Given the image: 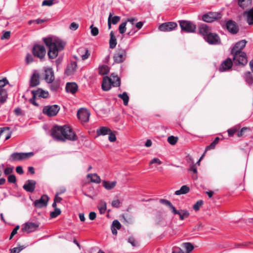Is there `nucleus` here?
<instances>
[{"instance_id": "f257e3e1", "label": "nucleus", "mask_w": 253, "mask_h": 253, "mask_svg": "<svg viewBox=\"0 0 253 253\" xmlns=\"http://www.w3.org/2000/svg\"><path fill=\"white\" fill-rule=\"evenodd\" d=\"M51 134L54 139L61 141H75L78 138L72 129L66 125L54 126L51 130Z\"/></svg>"}, {"instance_id": "f03ea898", "label": "nucleus", "mask_w": 253, "mask_h": 253, "mask_svg": "<svg viewBox=\"0 0 253 253\" xmlns=\"http://www.w3.org/2000/svg\"><path fill=\"white\" fill-rule=\"evenodd\" d=\"M43 42L49 48L48 56L50 59L55 58L59 51L63 50L66 44L63 41L57 38H44Z\"/></svg>"}, {"instance_id": "7ed1b4c3", "label": "nucleus", "mask_w": 253, "mask_h": 253, "mask_svg": "<svg viewBox=\"0 0 253 253\" xmlns=\"http://www.w3.org/2000/svg\"><path fill=\"white\" fill-rule=\"evenodd\" d=\"M245 40H242L237 42L232 48L231 53L233 56V60L236 65L245 66L247 64L248 60L246 53L242 51L246 44Z\"/></svg>"}, {"instance_id": "20e7f679", "label": "nucleus", "mask_w": 253, "mask_h": 253, "mask_svg": "<svg viewBox=\"0 0 253 253\" xmlns=\"http://www.w3.org/2000/svg\"><path fill=\"white\" fill-rule=\"evenodd\" d=\"M34 155L33 152L29 153H13L9 158V161L14 162L17 161H21L23 160L28 159Z\"/></svg>"}, {"instance_id": "39448f33", "label": "nucleus", "mask_w": 253, "mask_h": 253, "mask_svg": "<svg viewBox=\"0 0 253 253\" xmlns=\"http://www.w3.org/2000/svg\"><path fill=\"white\" fill-rule=\"evenodd\" d=\"M60 110L57 105H47L43 108L42 113L48 117L56 116Z\"/></svg>"}, {"instance_id": "423d86ee", "label": "nucleus", "mask_w": 253, "mask_h": 253, "mask_svg": "<svg viewBox=\"0 0 253 253\" xmlns=\"http://www.w3.org/2000/svg\"><path fill=\"white\" fill-rule=\"evenodd\" d=\"M179 25L182 31H184L188 33L194 32L196 29V26L189 21H179Z\"/></svg>"}, {"instance_id": "0eeeda50", "label": "nucleus", "mask_w": 253, "mask_h": 253, "mask_svg": "<svg viewBox=\"0 0 253 253\" xmlns=\"http://www.w3.org/2000/svg\"><path fill=\"white\" fill-rule=\"evenodd\" d=\"M126 58V51L124 48H118L114 54L113 58L115 62L120 63L123 62Z\"/></svg>"}, {"instance_id": "6e6552de", "label": "nucleus", "mask_w": 253, "mask_h": 253, "mask_svg": "<svg viewBox=\"0 0 253 253\" xmlns=\"http://www.w3.org/2000/svg\"><path fill=\"white\" fill-rule=\"evenodd\" d=\"M33 54L36 57L42 59L46 54V50L44 47L41 45H35L33 48Z\"/></svg>"}, {"instance_id": "1a4fd4ad", "label": "nucleus", "mask_w": 253, "mask_h": 253, "mask_svg": "<svg viewBox=\"0 0 253 253\" xmlns=\"http://www.w3.org/2000/svg\"><path fill=\"white\" fill-rule=\"evenodd\" d=\"M177 27L176 23L168 22L161 24L159 27V30L162 32H170L174 30Z\"/></svg>"}, {"instance_id": "9d476101", "label": "nucleus", "mask_w": 253, "mask_h": 253, "mask_svg": "<svg viewBox=\"0 0 253 253\" xmlns=\"http://www.w3.org/2000/svg\"><path fill=\"white\" fill-rule=\"evenodd\" d=\"M39 226V223L38 222H28L23 225L22 230L24 232H26L27 233H30L36 231Z\"/></svg>"}, {"instance_id": "9b49d317", "label": "nucleus", "mask_w": 253, "mask_h": 253, "mask_svg": "<svg viewBox=\"0 0 253 253\" xmlns=\"http://www.w3.org/2000/svg\"><path fill=\"white\" fill-rule=\"evenodd\" d=\"M77 115L82 123H86L89 120L90 113L87 109L82 108L78 110Z\"/></svg>"}, {"instance_id": "f8f14e48", "label": "nucleus", "mask_w": 253, "mask_h": 253, "mask_svg": "<svg viewBox=\"0 0 253 253\" xmlns=\"http://www.w3.org/2000/svg\"><path fill=\"white\" fill-rule=\"evenodd\" d=\"M220 17L219 13L210 12L204 15L202 17V19L206 22H212L214 20L219 19Z\"/></svg>"}, {"instance_id": "ddd939ff", "label": "nucleus", "mask_w": 253, "mask_h": 253, "mask_svg": "<svg viewBox=\"0 0 253 253\" xmlns=\"http://www.w3.org/2000/svg\"><path fill=\"white\" fill-rule=\"evenodd\" d=\"M48 200V197L46 195H43L40 199L36 200L34 204L36 208H42L47 206Z\"/></svg>"}, {"instance_id": "4468645a", "label": "nucleus", "mask_w": 253, "mask_h": 253, "mask_svg": "<svg viewBox=\"0 0 253 253\" xmlns=\"http://www.w3.org/2000/svg\"><path fill=\"white\" fill-rule=\"evenodd\" d=\"M233 65V61L230 58H227L221 64L219 70L220 72H224L231 68Z\"/></svg>"}, {"instance_id": "2eb2a0df", "label": "nucleus", "mask_w": 253, "mask_h": 253, "mask_svg": "<svg viewBox=\"0 0 253 253\" xmlns=\"http://www.w3.org/2000/svg\"><path fill=\"white\" fill-rule=\"evenodd\" d=\"M199 31L205 39L211 33V28L205 24L200 25L199 28Z\"/></svg>"}, {"instance_id": "dca6fc26", "label": "nucleus", "mask_w": 253, "mask_h": 253, "mask_svg": "<svg viewBox=\"0 0 253 253\" xmlns=\"http://www.w3.org/2000/svg\"><path fill=\"white\" fill-rule=\"evenodd\" d=\"M205 40L210 44H216L220 43V38L215 33H211L206 38Z\"/></svg>"}, {"instance_id": "f3484780", "label": "nucleus", "mask_w": 253, "mask_h": 253, "mask_svg": "<svg viewBox=\"0 0 253 253\" xmlns=\"http://www.w3.org/2000/svg\"><path fill=\"white\" fill-rule=\"evenodd\" d=\"M44 74V79L47 83H51L54 80V73L51 68L45 69Z\"/></svg>"}, {"instance_id": "a211bd4d", "label": "nucleus", "mask_w": 253, "mask_h": 253, "mask_svg": "<svg viewBox=\"0 0 253 253\" xmlns=\"http://www.w3.org/2000/svg\"><path fill=\"white\" fill-rule=\"evenodd\" d=\"M32 93L34 97H37V98H46L49 95L48 91H45L41 88H39L36 90H32Z\"/></svg>"}, {"instance_id": "6ab92c4d", "label": "nucleus", "mask_w": 253, "mask_h": 253, "mask_svg": "<svg viewBox=\"0 0 253 253\" xmlns=\"http://www.w3.org/2000/svg\"><path fill=\"white\" fill-rule=\"evenodd\" d=\"M36 184V182L35 180H28L23 185V188L26 191L32 193L35 190Z\"/></svg>"}, {"instance_id": "aec40b11", "label": "nucleus", "mask_w": 253, "mask_h": 253, "mask_svg": "<svg viewBox=\"0 0 253 253\" xmlns=\"http://www.w3.org/2000/svg\"><path fill=\"white\" fill-rule=\"evenodd\" d=\"M243 15L246 18V21L249 25H251L253 24V8L245 11Z\"/></svg>"}, {"instance_id": "412c9836", "label": "nucleus", "mask_w": 253, "mask_h": 253, "mask_svg": "<svg viewBox=\"0 0 253 253\" xmlns=\"http://www.w3.org/2000/svg\"><path fill=\"white\" fill-rule=\"evenodd\" d=\"M40 84V75L38 73L35 72L32 75L30 80V85L31 86H36Z\"/></svg>"}, {"instance_id": "4be33fe9", "label": "nucleus", "mask_w": 253, "mask_h": 253, "mask_svg": "<svg viewBox=\"0 0 253 253\" xmlns=\"http://www.w3.org/2000/svg\"><path fill=\"white\" fill-rule=\"evenodd\" d=\"M226 28L227 30L231 33L235 34L238 31V27L235 23L232 21H228L226 23Z\"/></svg>"}, {"instance_id": "5701e85b", "label": "nucleus", "mask_w": 253, "mask_h": 253, "mask_svg": "<svg viewBox=\"0 0 253 253\" xmlns=\"http://www.w3.org/2000/svg\"><path fill=\"white\" fill-rule=\"evenodd\" d=\"M78 88V85L75 83H68L66 84V89L68 92L74 94L76 92Z\"/></svg>"}, {"instance_id": "b1692460", "label": "nucleus", "mask_w": 253, "mask_h": 253, "mask_svg": "<svg viewBox=\"0 0 253 253\" xmlns=\"http://www.w3.org/2000/svg\"><path fill=\"white\" fill-rule=\"evenodd\" d=\"M109 81H110V83L113 86H119L121 84L120 79L117 76L112 74L110 77L109 78Z\"/></svg>"}, {"instance_id": "393cba45", "label": "nucleus", "mask_w": 253, "mask_h": 253, "mask_svg": "<svg viewBox=\"0 0 253 253\" xmlns=\"http://www.w3.org/2000/svg\"><path fill=\"white\" fill-rule=\"evenodd\" d=\"M77 65L76 62H72L69 65L65 71V73L69 76L74 73L77 69Z\"/></svg>"}, {"instance_id": "a878e982", "label": "nucleus", "mask_w": 253, "mask_h": 253, "mask_svg": "<svg viewBox=\"0 0 253 253\" xmlns=\"http://www.w3.org/2000/svg\"><path fill=\"white\" fill-rule=\"evenodd\" d=\"M117 184V181H109L104 180L102 182L103 186L107 190H110L114 189Z\"/></svg>"}, {"instance_id": "bb28decb", "label": "nucleus", "mask_w": 253, "mask_h": 253, "mask_svg": "<svg viewBox=\"0 0 253 253\" xmlns=\"http://www.w3.org/2000/svg\"><path fill=\"white\" fill-rule=\"evenodd\" d=\"M239 7L244 9L251 6L252 0H237Z\"/></svg>"}, {"instance_id": "cd10ccee", "label": "nucleus", "mask_w": 253, "mask_h": 253, "mask_svg": "<svg viewBox=\"0 0 253 253\" xmlns=\"http://www.w3.org/2000/svg\"><path fill=\"white\" fill-rule=\"evenodd\" d=\"M112 84L110 83V81L109 80V77H104L103 82L102 84V88L104 91H108L111 88Z\"/></svg>"}, {"instance_id": "c85d7f7f", "label": "nucleus", "mask_w": 253, "mask_h": 253, "mask_svg": "<svg viewBox=\"0 0 253 253\" xmlns=\"http://www.w3.org/2000/svg\"><path fill=\"white\" fill-rule=\"evenodd\" d=\"M110 132H111V130L106 126H101L96 130V133L98 136L108 134Z\"/></svg>"}, {"instance_id": "c756f323", "label": "nucleus", "mask_w": 253, "mask_h": 253, "mask_svg": "<svg viewBox=\"0 0 253 253\" xmlns=\"http://www.w3.org/2000/svg\"><path fill=\"white\" fill-rule=\"evenodd\" d=\"M78 52L83 60L88 58L90 55L89 51L86 48H81L78 50Z\"/></svg>"}, {"instance_id": "7c9ffc66", "label": "nucleus", "mask_w": 253, "mask_h": 253, "mask_svg": "<svg viewBox=\"0 0 253 253\" xmlns=\"http://www.w3.org/2000/svg\"><path fill=\"white\" fill-rule=\"evenodd\" d=\"M110 39L109 40V46L110 48H114L117 45V40L114 36V32L111 31L110 34Z\"/></svg>"}, {"instance_id": "2f4dec72", "label": "nucleus", "mask_w": 253, "mask_h": 253, "mask_svg": "<svg viewBox=\"0 0 253 253\" xmlns=\"http://www.w3.org/2000/svg\"><path fill=\"white\" fill-rule=\"evenodd\" d=\"M87 177L88 178H90V181L92 182L99 183L101 182L100 177L96 173L88 174H87Z\"/></svg>"}, {"instance_id": "473e14b6", "label": "nucleus", "mask_w": 253, "mask_h": 253, "mask_svg": "<svg viewBox=\"0 0 253 253\" xmlns=\"http://www.w3.org/2000/svg\"><path fill=\"white\" fill-rule=\"evenodd\" d=\"M190 191L189 188L186 185L182 186L181 188L175 192V194L176 195H180L185 194L189 192Z\"/></svg>"}, {"instance_id": "72a5a7b5", "label": "nucleus", "mask_w": 253, "mask_h": 253, "mask_svg": "<svg viewBox=\"0 0 253 253\" xmlns=\"http://www.w3.org/2000/svg\"><path fill=\"white\" fill-rule=\"evenodd\" d=\"M177 214L179 215L180 219L182 220L189 216V212L186 210H181Z\"/></svg>"}, {"instance_id": "f704fd0d", "label": "nucleus", "mask_w": 253, "mask_h": 253, "mask_svg": "<svg viewBox=\"0 0 253 253\" xmlns=\"http://www.w3.org/2000/svg\"><path fill=\"white\" fill-rule=\"evenodd\" d=\"M118 97L123 99L124 105L126 106L128 105L129 97L126 92H124L123 94H119Z\"/></svg>"}, {"instance_id": "c9c22d12", "label": "nucleus", "mask_w": 253, "mask_h": 253, "mask_svg": "<svg viewBox=\"0 0 253 253\" xmlns=\"http://www.w3.org/2000/svg\"><path fill=\"white\" fill-rule=\"evenodd\" d=\"M98 209L101 214L104 213L106 211V203L104 201H101L98 207Z\"/></svg>"}, {"instance_id": "e433bc0d", "label": "nucleus", "mask_w": 253, "mask_h": 253, "mask_svg": "<svg viewBox=\"0 0 253 253\" xmlns=\"http://www.w3.org/2000/svg\"><path fill=\"white\" fill-rule=\"evenodd\" d=\"M245 80L248 84L251 85L253 84V77L250 72L245 74Z\"/></svg>"}, {"instance_id": "4c0bfd02", "label": "nucleus", "mask_w": 253, "mask_h": 253, "mask_svg": "<svg viewBox=\"0 0 253 253\" xmlns=\"http://www.w3.org/2000/svg\"><path fill=\"white\" fill-rule=\"evenodd\" d=\"M219 137H216L213 141L209 146H208L206 148V151L209 150L210 149H214L216 146V145L219 142Z\"/></svg>"}, {"instance_id": "58836bf2", "label": "nucleus", "mask_w": 253, "mask_h": 253, "mask_svg": "<svg viewBox=\"0 0 253 253\" xmlns=\"http://www.w3.org/2000/svg\"><path fill=\"white\" fill-rule=\"evenodd\" d=\"M187 253H190L194 249V246L190 243H185L183 244Z\"/></svg>"}, {"instance_id": "ea45409f", "label": "nucleus", "mask_w": 253, "mask_h": 253, "mask_svg": "<svg viewBox=\"0 0 253 253\" xmlns=\"http://www.w3.org/2000/svg\"><path fill=\"white\" fill-rule=\"evenodd\" d=\"M109 68L107 65H103L99 68V74L101 75H106L108 73Z\"/></svg>"}, {"instance_id": "a19ab883", "label": "nucleus", "mask_w": 253, "mask_h": 253, "mask_svg": "<svg viewBox=\"0 0 253 253\" xmlns=\"http://www.w3.org/2000/svg\"><path fill=\"white\" fill-rule=\"evenodd\" d=\"M178 139V138L177 137H175L173 136H170L168 137V142L170 144H171L172 145H174L177 143Z\"/></svg>"}, {"instance_id": "79ce46f5", "label": "nucleus", "mask_w": 253, "mask_h": 253, "mask_svg": "<svg viewBox=\"0 0 253 253\" xmlns=\"http://www.w3.org/2000/svg\"><path fill=\"white\" fill-rule=\"evenodd\" d=\"M126 22L122 23L119 27V31L121 34H124L126 31Z\"/></svg>"}, {"instance_id": "37998d69", "label": "nucleus", "mask_w": 253, "mask_h": 253, "mask_svg": "<svg viewBox=\"0 0 253 253\" xmlns=\"http://www.w3.org/2000/svg\"><path fill=\"white\" fill-rule=\"evenodd\" d=\"M61 213V211L58 208H55L53 211H52L50 213V216L51 218H55Z\"/></svg>"}, {"instance_id": "c03bdc74", "label": "nucleus", "mask_w": 253, "mask_h": 253, "mask_svg": "<svg viewBox=\"0 0 253 253\" xmlns=\"http://www.w3.org/2000/svg\"><path fill=\"white\" fill-rule=\"evenodd\" d=\"M90 29L91 30V34L93 36H96L99 34V30L96 27H94L93 25H91L90 26Z\"/></svg>"}, {"instance_id": "a18cd8bd", "label": "nucleus", "mask_w": 253, "mask_h": 253, "mask_svg": "<svg viewBox=\"0 0 253 253\" xmlns=\"http://www.w3.org/2000/svg\"><path fill=\"white\" fill-rule=\"evenodd\" d=\"M249 130H250V128L249 127H244L241 129V130L240 131H239L237 133V135L238 137H241L244 135V133L246 131Z\"/></svg>"}, {"instance_id": "49530a36", "label": "nucleus", "mask_w": 253, "mask_h": 253, "mask_svg": "<svg viewBox=\"0 0 253 253\" xmlns=\"http://www.w3.org/2000/svg\"><path fill=\"white\" fill-rule=\"evenodd\" d=\"M203 204V201L201 200L197 201L194 205H193V209L195 211H198L200 208V207Z\"/></svg>"}, {"instance_id": "de8ad7c7", "label": "nucleus", "mask_w": 253, "mask_h": 253, "mask_svg": "<svg viewBox=\"0 0 253 253\" xmlns=\"http://www.w3.org/2000/svg\"><path fill=\"white\" fill-rule=\"evenodd\" d=\"M111 227H114L117 229H120L121 227V225L120 222L117 220L113 221Z\"/></svg>"}, {"instance_id": "09e8293b", "label": "nucleus", "mask_w": 253, "mask_h": 253, "mask_svg": "<svg viewBox=\"0 0 253 253\" xmlns=\"http://www.w3.org/2000/svg\"><path fill=\"white\" fill-rule=\"evenodd\" d=\"M120 19H121V17L120 16H115L113 17V16H112L111 20V22H112V23L113 24L115 25L119 22Z\"/></svg>"}, {"instance_id": "8fccbe9b", "label": "nucleus", "mask_w": 253, "mask_h": 253, "mask_svg": "<svg viewBox=\"0 0 253 253\" xmlns=\"http://www.w3.org/2000/svg\"><path fill=\"white\" fill-rule=\"evenodd\" d=\"M25 61L28 64L32 63L33 61L32 55L30 53H28L26 55Z\"/></svg>"}, {"instance_id": "3c124183", "label": "nucleus", "mask_w": 253, "mask_h": 253, "mask_svg": "<svg viewBox=\"0 0 253 253\" xmlns=\"http://www.w3.org/2000/svg\"><path fill=\"white\" fill-rule=\"evenodd\" d=\"M109 134V140L110 142H115L116 140V137L115 133H114L112 131L110 132Z\"/></svg>"}, {"instance_id": "603ef678", "label": "nucleus", "mask_w": 253, "mask_h": 253, "mask_svg": "<svg viewBox=\"0 0 253 253\" xmlns=\"http://www.w3.org/2000/svg\"><path fill=\"white\" fill-rule=\"evenodd\" d=\"M8 83V81L5 78L0 80V88H2Z\"/></svg>"}, {"instance_id": "864d4df0", "label": "nucleus", "mask_w": 253, "mask_h": 253, "mask_svg": "<svg viewBox=\"0 0 253 253\" xmlns=\"http://www.w3.org/2000/svg\"><path fill=\"white\" fill-rule=\"evenodd\" d=\"M121 202L119 200H114L112 202V206L115 208H119L120 207Z\"/></svg>"}, {"instance_id": "5fc2aeb1", "label": "nucleus", "mask_w": 253, "mask_h": 253, "mask_svg": "<svg viewBox=\"0 0 253 253\" xmlns=\"http://www.w3.org/2000/svg\"><path fill=\"white\" fill-rule=\"evenodd\" d=\"M8 181L10 183H15L16 181L15 176L13 174L9 175L8 176Z\"/></svg>"}, {"instance_id": "6e6d98bb", "label": "nucleus", "mask_w": 253, "mask_h": 253, "mask_svg": "<svg viewBox=\"0 0 253 253\" xmlns=\"http://www.w3.org/2000/svg\"><path fill=\"white\" fill-rule=\"evenodd\" d=\"M23 249V248L22 247L14 248L10 250V253H19Z\"/></svg>"}, {"instance_id": "4d7b16f0", "label": "nucleus", "mask_w": 253, "mask_h": 253, "mask_svg": "<svg viewBox=\"0 0 253 253\" xmlns=\"http://www.w3.org/2000/svg\"><path fill=\"white\" fill-rule=\"evenodd\" d=\"M10 37V32L9 31L4 32L1 37V40L8 39Z\"/></svg>"}, {"instance_id": "13d9d810", "label": "nucleus", "mask_w": 253, "mask_h": 253, "mask_svg": "<svg viewBox=\"0 0 253 253\" xmlns=\"http://www.w3.org/2000/svg\"><path fill=\"white\" fill-rule=\"evenodd\" d=\"M53 4V0H44L42 1V5L51 6Z\"/></svg>"}, {"instance_id": "bf43d9fd", "label": "nucleus", "mask_w": 253, "mask_h": 253, "mask_svg": "<svg viewBox=\"0 0 253 253\" xmlns=\"http://www.w3.org/2000/svg\"><path fill=\"white\" fill-rule=\"evenodd\" d=\"M238 129L237 126L234 127V128L232 129H230L228 130V133L229 136H232L237 131Z\"/></svg>"}, {"instance_id": "052dcab7", "label": "nucleus", "mask_w": 253, "mask_h": 253, "mask_svg": "<svg viewBox=\"0 0 253 253\" xmlns=\"http://www.w3.org/2000/svg\"><path fill=\"white\" fill-rule=\"evenodd\" d=\"M154 163L158 164V165H161L162 164V163L159 159L155 158L150 161L149 164L152 165Z\"/></svg>"}, {"instance_id": "680f3d73", "label": "nucleus", "mask_w": 253, "mask_h": 253, "mask_svg": "<svg viewBox=\"0 0 253 253\" xmlns=\"http://www.w3.org/2000/svg\"><path fill=\"white\" fill-rule=\"evenodd\" d=\"M172 253H184L180 248L174 247L172 249Z\"/></svg>"}, {"instance_id": "e2e57ef3", "label": "nucleus", "mask_w": 253, "mask_h": 253, "mask_svg": "<svg viewBox=\"0 0 253 253\" xmlns=\"http://www.w3.org/2000/svg\"><path fill=\"white\" fill-rule=\"evenodd\" d=\"M11 133L9 131V128L8 127V130H6L5 133L2 135L5 136V139L7 140L11 137Z\"/></svg>"}, {"instance_id": "0e129e2a", "label": "nucleus", "mask_w": 253, "mask_h": 253, "mask_svg": "<svg viewBox=\"0 0 253 253\" xmlns=\"http://www.w3.org/2000/svg\"><path fill=\"white\" fill-rule=\"evenodd\" d=\"M19 226H16L14 229L12 230L11 233V235H10V238L9 239L11 240L12 237L16 234H17V230L19 229Z\"/></svg>"}, {"instance_id": "69168bd1", "label": "nucleus", "mask_w": 253, "mask_h": 253, "mask_svg": "<svg viewBox=\"0 0 253 253\" xmlns=\"http://www.w3.org/2000/svg\"><path fill=\"white\" fill-rule=\"evenodd\" d=\"M160 202L161 204H164L168 207H169L170 205V204H171L169 201L166 200V199H160Z\"/></svg>"}, {"instance_id": "338daca9", "label": "nucleus", "mask_w": 253, "mask_h": 253, "mask_svg": "<svg viewBox=\"0 0 253 253\" xmlns=\"http://www.w3.org/2000/svg\"><path fill=\"white\" fill-rule=\"evenodd\" d=\"M37 97H34L33 95V97L29 100V102L35 106H39V104L36 102V99Z\"/></svg>"}, {"instance_id": "774afa93", "label": "nucleus", "mask_w": 253, "mask_h": 253, "mask_svg": "<svg viewBox=\"0 0 253 253\" xmlns=\"http://www.w3.org/2000/svg\"><path fill=\"white\" fill-rule=\"evenodd\" d=\"M79 27V25L78 24L73 22L71 24L70 28L72 30H76Z\"/></svg>"}]
</instances>
